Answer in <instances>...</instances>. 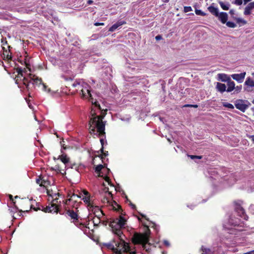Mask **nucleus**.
I'll return each mask as SVG.
<instances>
[{
	"label": "nucleus",
	"mask_w": 254,
	"mask_h": 254,
	"mask_svg": "<svg viewBox=\"0 0 254 254\" xmlns=\"http://www.w3.org/2000/svg\"><path fill=\"white\" fill-rule=\"evenodd\" d=\"M101 153V154H100V155H98V157H100L101 158V159H102V161H103V159H104V158L108 156V151H105L104 152V149L103 150V152L102 151H100Z\"/></svg>",
	"instance_id": "473e14b6"
},
{
	"label": "nucleus",
	"mask_w": 254,
	"mask_h": 254,
	"mask_svg": "<svg viewBox=\"0 0 254 254\" xmlns=\"http://www.w3.org/2000/svg\"><path fill=\"white\" fill-rule=\"evenodd\" d=\"M200 250L202 252L201 254H214V251H212L210 249L206 248L203 246L201 247Z\"/></svg>",
	"instance_id": "b1692460"
},
{
	"label": "nucleus",
	"mask_w": 254,
	"mask_h": 254,
	"mask_svg": "<svg viewBox=\"0 0 254 254\" xmlns=\"http://www.w3.org/2000/svg\"><path fill=\"white\" fill-rule=\"evenodd\" d=\"M41 179L40 177V176H38V178L36 179V182L37 184H39L40 186V184L41 183Z\"/></svg>",
	"instance_id": "864d4df0"
},
{
	"label": "nucleus",
	"mask_w": 254,
	"mask_h": 254,
	"mask_svg": "<svg viewBox=\"0 0 254 254\" xmlns=\"http://www.w3.org/2000/svg\"><path fill=\"white\" fill-rule=\"evenodd\" d=\"M23 77H25L22 74V76H21V74H17V75L15 78V82L16 84H18L19 80H22Z\"/></svg>",
	"instance_id": "f704fd0d"
},
{
	"label": "nucleus",
	"mask_w": 254,
	"mask_h": 254,
	"mask_svg": "<svg viewBox=\"0 0 254 254\" xmlns=\"http://www.w3.org/2000/svg\"><path fill=\"white\" fill-rule=\"evenodd\" d=\"M125 24H126V21L125 20L118 21L115 24H113L111 27H110L109 31L113 32L115 31L119 27Z\"/></svg>",
	"instance_id": "f3484780"
},
{
	"label": "nucleus",
	"mask_w": 254,
	"mask_h": 254,
	"mask_svg": "<svg viewBox=\"0 0 254 254\" xmlns=\"http://www.w3.org/2000/svg\"><path fill=\"white\" fill-rule=\"evenodd\" d=\"M47 194L48 195L52 196V198H53L52 202L50 204H49V205L48 206H51L52 204H55V205H57L58 207L59 208V206L57 204H56V203L58 202V198L57 197V196H59L60 193H55L54 195H52L50 193V190H47Z\"/></svg>",
	"instance_id": "a211bd4d"
},
{
	"label": "nucleus",
	"mask_w": 254,
	"mask_h": 254,
	"mask_svg": "<svg viewBox=\"0 0 254 254\" xmlns=\"http://www.w3.org/2000/svg\"><path fill=\"white\" fill-rule=\"evenodd\" d=\"M218 3L223 10H228L229 9L230 4L229 2L225 3L222 1H219Z\"/></svg>",
	"instance_id": "bb28decb"
},
{
	"label": "nucleus",
	"mask_w": 254,
	"mask_h": 254,
	"mask_svg": "<svg viewBox=\"0 0 254 254\" xmlns=\"http://www.w3.org/2000/svg\"><path fill=\"white\" fill-rule=\"evenodd\" d=\"M250 103L247 101L243 99H238L235 101L236 108L242 112H245L248 108Z\"/></svg>",
	"instance_id": "6e6552de"
},
{
	"label": "nucleus",
	"mask_w": 254,
	"mask_h": 254,
	"mask_svg": "<svg viewBox=\"0 0 254 254\" xmlns=\"http://www.w3.org/2000/svg\"><path fill=\"white\" fill-rule=\"evenodd\" d=\"M93 99L89 100L92 102V104H94L95 106V107H97L99 110H101V108L99 103L97 101H95L94 102H93Z\"/></svg>",
	"instance_id": "37998d69"
},
{
	"label": "nucleus",
	"mask_w": 254,
	"mask_h": 254,
	"mask_svg": "<svg viewBox=\"0 0 254 254\" xmlns=\"http://www.w3.org/2000/svg\"><path fill=\"white\" fill-rule=\"evenodd\" d=\"M242 89V86L241 85L239 86H235V89H234V94H238L240 93Z\"/></svg>",
	"instance_id": "4c0bfd02"
},
{
	"label": "nucleus",
	"mask_w": 254,
	"mask_h": 254,
	"mask_svg": "<svg viewBox=\"0 0 254 254\" xmlns=\"http://www.w3.org/2000/svg\"><path fill=\"white\" fill-rule=\"evenodd\" d=\"M82 192L83 193L82 195H84V196L90 195V194L88 192V191L85 190H83Z\"/></svg>",
	"instance_id": "3c124183"
},
{
	"label": "nucleus",
	"mask_w": 254,
	"mask_h": 254,
	"mask_svg": "<svg viewBox=\"0 0 254 254\" xmlns=\"http://www.w3.org/2000/svg\"><path fill=\"white\" fill-rule=\"evenodd\" d=\"M214 3H212L208 8L207 9L208 11L213 15H214L215 17L216 16H218L219 10L217 7H215L214 6Z\"/></svg>",
	"instance_id": "aec40b11"
},
{
	"label": "nucleus",
	"mask_w": 254,
	"mask_h": 254,
	"mask_svg": "<svg viewBox=\"0 0 254 254\" xmlns=\"http://www.w3.org/2000/svg\"><path fill=\"white\" fill-rule=\"evenodd\" d=\"M164 244L165 246H169L170 245L169 242L166 240L164 241Z\"/></svg>",
	"instance_id": "0e129e2a"
},
{
	"label": "nucleus",
	"mask_w": 254,
	"mask_h": 254,
	"mask_svg": "<svg viewBox=\"0 0 254 254\" xmlns=\"http://www.w3.org/2000/svg\"><path fill=\"white\" fill-rule=\"evenodd\" d=\"M88 210L94 214L97 213L98 210H100L101 209L97 206L95 205L94 203L92 204V205H90V207L88 208Z\"/></svg>",
	"instance_id": "a878e982"
},
{
	"label": "nucleus",
	"mask_w": 254,
	"mask_h": 254,
	"mask_svg": "<svg viewBox=\"0 0 254 254\" xmlns=\"http://www.w3.org/2000/svg\"><path fill=\"white\" fill-rule=\"evenodd\" d=\"M228 88L226 89L227 92H231L235 89V83L231 79L227 82Z\"/></svg>",
	"instance_id": "5701e85b"
},
{
	"label": "nucleus",
	"mask_w": 254,
	"mask_h": 254,
	"mask_svg": "<svg viewBox=\"0 0 254 254\" xmlns=\"http://www.w3.org/2000/svg\"><path fill=\"white\" fill-rule=\"evenodd\" d=\"M244 89L248 92H254V80L250 77L247 78L244 83Z\"/></svg>",
	"instance_id": "1a4fd4ad"
},
{
	"label": "nucleus",
	"mask_w": 254,
	"mask_h": 254,
	"mask_svg": "<svg viewBox=\"0 0 254 254\" xmlns=\"http://www.w3.org/2000/svg\"><path fill=\"white\" fill-rule=\"evenodd\" d=\"M67 197H69V198L68 199H66L64 202V203L65 205H68V202L71 200H74V201H76V198H79V197H81V196L80 195H78V194H75V193H72L71 195V193H68V194H67Z\"/></svg>",
	"instance_id": "6ab92c4d"
},
{
	"label": "nucleus",
	"mask_w": 254,
	"mask_h": 254,
	"mask_svg": "<svg viewBox=\"0 0 254 254\" xmlns=\"http://www.w3.org/2000/svg\"><path fill=\"white\" fill-rule=\"evenodd\" d=\"M19 198V200L18 201V203L20 204L21 207L22 209L18 210L19 212H28L30 209H33L35 211H37L38 210H42L43 207L41 208L40 207L36 208L34 207L33 204H32V199H29L28 198H20L18 197V196L16 195L15 196V198ZM42 206L41 207H42Z\"/></svg>",
	"instance_id": "423d86ee"
},
{
	"label": "nucleus",
	"mask_w": 254,
	"mask_h": 254,
	"mask_svg": "<svg viewBox=\"0 0 254 254\" xmlns=\"http://www.w3.org/2000/svg\"><path fill=\"white\" fill-rule=\"evenodd\" d=\"M231 78L225 73H218L217 74V80L222 82H228L230 80Z\"/></svg>",
	"instance_id": "dca6fc26"
},
{
	"label": "nucleus",
	"mask_w": 254,
	"mask_h": 254,
	"mask_svg": "<svg viewBox=\"0 0 254 254\" xmlns=\"http://www.w3.org/2000/svg\"><path fill=\"white\" fill-rule=\"evenodd\" d=\"M101 222H102V223L104 226H106L108 223V221L101 220Z\"/></svg>",
	"instance_id": "680f3d73"
},
{
	"label": "nucleus",
	"mask_w": 254,
	"mask_h": 254,
	"mask_svg": "<svg viewBox=\"0 0 254 254\" xmlns=\"http://www.w3.org/2000/svg\"><path fill=\"white\" fill-rule=\"evenodd\" d=\"M22 82L23 84L25 85L27 90H29V85L30 81H29L28 78L26 77H23L22 79Z\"/></svg>",
	"instance_id": "7c9ffc66"
},
{
	"label": "nucleus",
	"mask_w": 254,
	"mask_h": 254,
	"mask_svg": "<svg viewBox=\"0 0 254 254\" xmlns=\"http://www.w3.org/2000/svg\"><path fill=\"white\" fill-rule=\"evenodd\" d=\"M40 177L42 179L41 181V183L40 184L41 187H45L46 185L49 184V182L47 179H46L44 176L40 175Z\"/></svg>",
	"instance_id": "cd10ccee"
},
{
	"label": "nucleus",
	"mask_w": 254,
	"mask_h": 254,
	"mask_svg": "<svg viewBox=\"0 0 254 254\" xmlns=\"http://www.w3.org/2000/svg\"><path fill=\"white\" fill-rule=\"evenodd\" d=\"M218 15L216 17L218 18V20L221 21V22L223 24H225L226 23L228 15L226 12H221L218 13Z\"/></svg>",
	"instance_id": "ddd939ff"
},
{
	"label": "nucleus",
	"mask_w": 254,
	"mask_h": 254,
	"mask_svg": "<svg viewBox=\"0 0 254 254\" xmlns=\"http://www.w3.org/2000/svg\"><path fill=\"white\" fill-rule=\"evenodd\" d=\"M89 85L87 84H82V86L80 88V94H81L82 97L89 98V100L93 99L92 95L89 90Z\"/></svg>",
	"instance_id": "9d476101"
},
{
	"label": "nucleus",
	"mask_w": 254,
	"mask_h": 254,
	"mask_svg": "<svg viewBox=\"0 0 254 254\" xmlns=\"http://www.w3.org/2000/svg\"><path fill=\"white\" fill-rule=\"evenodd\" d=\"M115 206H113V209L120 213V215L118 218L113 219L110 222L109 225L112 229L113 232L116 235V238L126 237L122 231V229L125 228L127 225V218L125 217L126 215V213L123 211L121 205H119L114 201Z\"/></svg>",
	"instance_id": "f03ea898"
},
{
	"label": "nucleus",
	"mask_w": 254,
	"mask_h": 254,
	"mask_svg": "<svg viewBox=\"0 0 254 254\" xmlns=\"http://www.w3.org/2000/svg\"><path fill=\"white\" fill-rule=\"evenodd\" d=\"M229 13L232 15L234 14V10L233 9H231L229 11Z\"/></svg>",
	"instance_id": "69168bd1"
},
{
	"label": "nucleus",
	"mask_w": 254,
	"mask_h": 254,
	"mask_svg": "<svg viewBox=\"0 0 254 254\" xmlns=\"http://www.w3.org/2000/svg\"><path fill=\"white\" fill-rule=\"evenodd\" d=\"M42 85L43 86V89L44 91H46L47 92H50V91H51L50 89V88H48L47 86L45 84L43 83L42 84Z\"/></svg>",
	"instance_id": "c03bdc74"
},
{
	"label": "nucleus",
	"mask_w": 254,
	"mask_h": 254,
	"mask_svg": "<svg viewBox=\"0 0 254 254\" xmlns=\"http://www.w3.org/2000/svg\"><path fill=\"white\" fill-rule=\"evenodd\" d=\"M216 88L217 91L221 93H223L225 91H227L226 86L225 84L220 82H217L216 86Z\"/></svg>",
	"instance_id": "412c9836"
},
{
	"label": "nucleus",
	"mask_w": 254,
	"mask_h": 254,
	"mask_svg": "<svg viewBox=\"0 0 254 254\" xmlns=\"http://www.w3.org/2000/svg\"><path fill=\"white\" fill-rule=\"evenodd\" d=\"M29 77L30 78L31 80L33 81V84H36V85L39 86L42 85L43 83L42 79L36 76L35 75L29 74Z\"/></svg>",
	"instance_id": "2eb2a0df"
},
{
	"label": "nucleus",
	"mask_w": 254,
	"mask_h": 254,
	"mask_svg": "<svg viewBox=\"0 0 254 254\" xmlns=\"http://www.w3.org/2000/svg\"><path fill=\"white\" fill-rule=\"evenodd\" d=\"M235 19L237 23H242L243 25H245L247 23V21L246 20L241 18H235Z\"/></svg>",
	"instance_id": "e433bc0d"
},
{
	"label": "nucleus",
	"mask_w": 254,
	"mask_h": 254,
	"mask_svg": "<svg viewBox=\"0 0 254 254\" xmlns=\"http://www.w3.org/2000/svg\"><path fill=\"white\" fill-rule=\"evenodd\" d=\"M42 211L45 213H59L61 215H64L66 217H69L71 222L73 223L78 228L82 230L85 234L87 233V230L89 231V223L86 225L83 223L79 222V217L76 211L71 209L68 207L65 206L64 211L60 210L58 206L55 204H52L51 206H42Z\"/></svg>",
	"instance_id": "f257e3e1"
},
{
	"label": "nucleus",
	"mask_w": 254,
	"mask_h": 254,
	"mask_svg": "<svg viewBox=\"0 0 254 254\" xmlns=\"http://www.w3.org/2000/svg\"><path fill=\"white\" fill-rule=\"evenodd\" d=\"M231 221V220H229V222H230V223H232L233 225H234V226H238V225H239V223H238V222H236L235 223H232Z\"/></svg>",
	"instance_id": "e2e57ef3"
},
{
	"label": "nucleus",
	"mask_w": 254,
	"mask_h": 254,
	"mask_svg": "<svg viewBox=\"0 0 254 254\" xmlns=\"http://www.w3.org/2000/svg\"><path fill=\"white\" fill-rule=\"evenodd\" d=\"M226 25L230 28H235L236 27V24L231 21H227L225 23Z\"/></svg>",
	"instance_id": "58836bf2"
},
{
	"label": "nucleus",
	"mask_w": 254,
	"mask_h": 254,
	"mask_svg": "<svg viewBox=\"0 0 254 254\" xmlns=\"http://www.w3.org/2000/svg\"><path fill=\"white\" fill-rule=\"evenodd\" d=\"M223 106L231 109H233L234 108V106L232 104L227 102L223 103Z\"/></svg>",
	"instance_id": "ea45409f"
},
{
	"label": "nucleus",
	"mask_w": 254,
	"mask_h": 254,
	"mask_svg": "<svg viewBox=\"0 0 254 254\" xmlns=\"http://www.w3.org/2000/svg\"><path fill=\"white\" fill-rule=\"evenodd\" d=\"M184 107H193L196 108L198 107L197 105H191V104H186L184 106Z\"/></svg>",
	"instance_id": "de8ad7c7"
},
{
	"label": "nucleus",
	"mask_w": 254,
	"mask_h": 254,
	"mask_svg": "<svg viewBox=\"0 0 254 254\" xmlns=\"http://www.w3.org/2000/svg\"><path fill=\"white\" fill-rule=\"evenodd\" d=\"M7 48L8 49V51L6 49V48L4 46H2V49L3 51L2 53V57L3 60H11L12 59V56H11V53H10V54H9V53L10 52V48H11V47L10 46H7Z\"/></svg>",
	"instance_id": "9b49d317"
},
{
	"label": "nucleus",
	"mask_w": 254,
	"mask_h": 254,
	"mask_svg": "<svg viewBox=\"0 0 254 254\" xmlns=\"http://www.w3.org/2000/svg\"><path fill=\"white\" fill-rule=\"evenodd\" d=\"M82 199L86 204H87L88 208L90 207V205H92V204L94 203L93 201L91 200L90 195L83 196Z\"/></svg>",
	"instance_id": "4be33fe9"
},
{
	"label": "nucleus",
	"mask_w": 254,
	"mask_h": 254,
	"mask_svg": "<svg viewBox=\"0 0 254 254\" xmlns=\"http://www.w3.org/2000/svg\"><path fill=\"white\" fill-rule=\"evenodd\" d=\"M72 86L73 87H74V88H76L77 87L78 88V89H79L82 86V84H81L80 82L76 80L72 84Z\"/></svg>",
	"instance_id": "2f4dec72"
},
{
	"label": "nucleus",
	"mask_w": 254,
	"mask_h": 254,
	"mask_svg": "<svg viewBox=\"0 0 254 254\" xmlns=\"http://www.w3.org/2000/svg\"><path fill=\"white\" fill-rule=\"evenodd\" d=\"M243 201L242 200H236L233 201L234 209L235 211L238 213V215L245 220H248L249 217L246 214L245 210L242 207Z\"/></svg>",
	"instance_id": "0eeeda50"
},
{
	"label": "nucleus",
	"mask_w": 254,
	"mask_h": 254,
	"mask_svg": "<svg viewBox=\"0 0 254 254\" xmlns=\"http://www.w3.org/2000/svg\"><path fill=\"white\" fill-rule=\"evenodd\" d=\"M16 72L17 74H21V76H22V73L23 72H26V70L25 68L23 69L21 67H17L16 68Z\"/></svg>",
	"instance_id": "c9c22d12"
},
{
	"label": "nucleus",
	"mask_w": 254,
	"mask_h": 254,
	"mask_svg": "<svg viewBox=\"0 0 254 254\" xmlns=\"http://www.w3.org/2000/svg\"><path fill=\"white\" fill-rule=\"evenodd\" d=\"M2 46H4L7 44V41L6 39L4 40L3 39H1Z\"/></svg>",
	"instance_id": "603ef678"
},
{
	"label": "nucleus",
	"mask_w": 254,
	"mask_h": 254,
	"mask_svg": "<svg viewBox=\"0 0 254 254\" xmlns=\"http://www.w3.org/2000/svg\"><path fill=\"white\" fill-rule=\"evenodd\" d=\"M104 23H100V22H96L94 23V25L96 26H100V25H104Z\"/></svg>",
	"instance_id": "bf43d9fd"
},
{
	"label": "nucleus",
	"mask_w": 254,
	"mask_h": 254,
	"mask_svg": "<svg viewBox=\"0 0 254 254\" xmlns=\"http://www.w3.org/2000/svg\"><path fill=\"white\" fill-rule=\"evenodd\" d=\"M104 167V165L102 164L98 165L96 166L95 168V172L97 173L99 177H103V175H101V170Z\"/></svg>",
	"instance_id": "393cba45"
},
{
	"label": "nucleus",
	"mask_w": 254,
	"mask_h": 254,
	"mask_svg": "<svg viewBox=\"0 0 254 254\" xmlns=\"http://www.w3.org/2000/svg\"><path fill=\"white\" fill-rule=\"evenodd\" d=\"M234 3L238 5H241L243 3V0H235Z\"/></svg>",
	"instance_id": "8fccbe9b"
},
{
	"label": "nucleus",
	"mask_w": 254,
	"mask_h": 254,
	"mask_svg": "<svg viewBox=\"0 0 254 254\" xmlns=\"http://www.w3.org/2000/svg\"><path fill=\"white\" fill-rule=\"evenodd\" d=\"M94 214L95 215V217H97L100 218L102 216L104 215V214L101 209L100 210H98L97 213H96Z\"/></svg>",
	"instance_id": "a19ab883"
},
{
	"label": "nucleus",
	"mask_w": 254,
	"mask_h": 254,
	"mask_svg": "<svg viewBox=\"0 0 254 254\" xmlns=\"http://www.w3.org/2000/svg\"><path fill=\"white\" fill-rule=\"evenodd\" d=\"M92 220L94 226H98L101 223V218L97 217L94 216Z\"/></svg>",
	"instance_id": "c85d7f7f"
},
{
	"label": "nucleus",
	"mask_w": 254,
	"mask_h": 254,
	"mask_svg": "<svg viewBox=\"0 0 254 254\" xmlns=\"http://www.w3.org/2000/svg\"><path fill=\"white\" fill-rule=\"evenodd\" d=\"M162 39V37L161 35H157L156 37H155V39L157 40V41H158V40H161Z\"/></svg>",
	"instance_id": "6e6d98bb"
},
{
	"label": "nucleus",
	"mask_w": 254,
	"mask_h": 254,
	"mask_svg": "<svg viewBox=\"0 0 254 254\" xmlns=\"http://www.w3.org/2000/svg\"><path fill=\"white\" fill-rule=\"evenodd\" d=\"M139 214L142 217L144 218L146 220L149 221V219L148 218H147L146 215H145L142 213H139Z\"/></svg>",
	"instance_id": "052dcab7"
},
{
	"label": "nucleus",
	"mask_w": 254,
	"mask_h": 254,
	"mask_svg": "<svg viewBox=\"0 0 254 254\" xmlns=\"http://www.w3.org/2000/svg\"><path fill=\"white\" fill-rule=\"evenodd\" d=\"M93 1L92 0H89L87 1V3L88 4H91L92 3H93Z\"/></svg>",
	"instance_id": "338daca9"
},
{
	"label": "nucleus",
	"mask_w": 254,
	"mask_h": 254,
	"mask_svg": "<svg viewBox=\"0 0 254 254\" xmlns=\"http://www.w3.org/2000/svg\"><path fill=\"white\" fill-rule=\"evenodd\" d=\"M246 74V72H242L240 74H233L231 75V77L234 80L239 83H242L245 78Z\"/></svg>",
	"instance_id": "f8f14e48"
},
{
	"label": "nucleus",
	"mask_w": 254,
	"mask_h": 254,
	"mask_svg": "<svg viewBox=\"0 0 254 254\" xmlns=\"http://www.w3.org/2000/svg\"><path fill=\"white\" fill-rule=\"evenodd\" d=\"M104 179L105 180V181L106 182H108L109 185L112 186L111 180H110V178L108 176H105L104 178Z\"/></svg>",
	"instance_id": "49530a36"
},
{
	"label": "nucleus",
	"mask_w": 254,
	"mask_h": 254,
	"mask_svg": "<svg viewBox=\"0 0 254 254\" xmlns=\"http://www.w3.org/2000/svg\"><path fill=\"white\" fill-rule=\"evenodd\" d=\"M24 63L26 67L28 68L29 70H30V64L29 63H28L26 61H24Z\"/></svg>",
	"instance_id": "13d9d810"
},
{
	"label": "nucleus",
	"mask_w": 254,
	"mask_h": 254,
	"mask_svg": "<svg viewBox=\"0 0 254 254\" xmlns=\"http://www.w3.org/2000/svg\"><path fill=\"white\" fill-rule=\"evenodd\" d=\"M9 199L10 200L12 201V202L13 203L14 207L17 209L18 210V208L17 207V206L16 205V202L15 201H14V199H13V196L11 195V194H9Z\"/></svg>",
	"instance_id": "79ce46f5"
},
{
	"label": "nucleus",
	"mask_w": 254,
	"mask_h": 254,
	"mask_svg": "<svg viewBox=\"0 0 254 254\" xmlns=\"http://www.w3.org/2000/svg\"><path fill=\"white\" fill-rule=\"evenodd\" d=\"M92 117L89 122V129L92 132L95 131V128H97V131L99 133V136H104L105 135V125L106 122L103 121V119L105 114L100 116H96L95 113H91Z\"/></svg>",
	"instance_id": "39448f33"
},
{
	"label": "nucleus",
	"mask_w": 254,
	"mask_h": 254,
	"mask_svg": "<svg viewBox=\"0 0 254 254\" xmlns=\"http://www.w3.org/2000/svg\"><path fill=\"white\" fill-rule=\"evenodd\" d=\"M192 11V8L191 6H185L184 8V11L185 12H188Z\"/></svg>",
	"instance_id": "a18cd8bd"
},
{
	"label": "nucleus",
	"mask_w": 254,
	"mask_h": 254,
	"mask_svg": "<svg viewBox=\"0 0 254 254\" xmlns=\"http://www.w3.org/2000/svg\"><path fill=\"white\" fill-rule=\"evenodd\" d=\"M102 201H103V203H105V202L109 203L110 200H109L108 198L105 197L104 198V199L102 200Z\"/></svg>",
	"instance_id": "4d7b16f0"
},
{
	"label": "nucleus",
	"mask_w": 254,
	"mask_h": 254,
	"mask_svg": "<svg viewBox=\"0 0 254 254\" xmlns=\"http://www.w3.org/2000/svg\"><path fill=\"white\" fill-rule=\"evenodd\" d=\"M124 238H114L110 243L104 244V246L115 254H136L135 251L130 252L129 244L125 241Z\"/></svg>",
	"instance_id": "7ed1b4c3"
},
{
	"label": "nucleus",
	"mask_w": 254,
	"mask_h": 254,
	"mask_svg": "<svg viewBox=\"0 0 254 254\" xmlns=\"http://www.w3.org/2000/svg\"><path fill=\"white\" fill-rule=\"evenodd\" d=\"M254 9V1L248 4L244 9V14L245 15H249L252 13V10Z\"/></svg>",
	"instance_id": "4468645a"
},
{
	"label": "nucleus",
	"mask_w": 254,
	"mask_h": 254,
	"mask_svg": "<svg viewBox=\"0 0 254 254\" xmlns=\"http://www.w3.org/2000/svg\"><path fill=\"white\" fill-rule=\"evenodd\" d=\"M100 141L101 144L102 145V147H101V148L100 150V151H102L103 152V150L104 149V140L103 138H101Z\"/></svg>",
	"instance_id": "09e8293b"
},
{
	"label": "nucleus",
	"mask_w": 254,
	"mask_h": 254,
	"mask_svg": "<svg viewBox=\"0 0 254 254\" xmlns=\"http://www.w3.org/2000/svg\"><path fill=\"white\" fill-rule=\"evenodd\" d=\"M250 138H251L252 140L254 142V135H251L250 136Z\"/></svg>",
	"instance_id": "774afa93"
},
{
	"label": "nucleus",
	"mask_w": 254,
	"mask_h": 254,
	"mask_svg": "<svg viewBox=\"0 0 254 254\" xmlns=\"http://www.w3.org/2000/svg\"><path fill=\"white\" fill-rule=\"evenodd\" d=\"M60 159L64 164L67 163L69 161V158L66 156V155H62L60 156Z\"/></svg>",
	"instance_id": "c756f323"
},
{
	"label": "nucleus",
	"mask_w": 254,
	"mask_h": 254,
	"mask_svg": "<svg viewBox=\"0 0 254 254\" xmlns=\"http://www.w3.org/2000/svg\"><path fill=\"white\" fill-rule=\"evenodd\" d=\"M143 225L146 229V232L144 233L135 232L131 238V242L135 245H141L143 249L149 253L151 250V245L149 243L150 230L146 224H143Z\"/></svg>",
	"instance_id": "20e7f679"
},
{
	"label": "nucleus",
	"mask_w": 254,
	"mask_h": 254,
	"mask_svg": "<svg viewBox=\"0 0 254 254\" xmlns=\"http://www.w3.org/2000/svg\"><path fill=\"white\" fill-rule=\"evenodd\" d=\"M129 205L131 207V208L132 209H136V206L135 204H133L131 201H129Z\"/></svg>",
	"instance_id": "5fc2aeb1"
},
{
	"label": "nucleus",
	"mask_w": 254,
	"mask_h": 254,
	"mask_svg": "<svg viewBox=\"0 0 254 254\" xmlns=\"http://www.w3.org/2000/svg\"><path fill=\"white\" fill-rule=\"evenodd\" d=\"M195 13L197 15H201V16H206V13L202 11L201 10L197 9L196 8L195 9Z\"/></svg>",
	"instance_id": "72a5a7b5"
}]
</instances>
